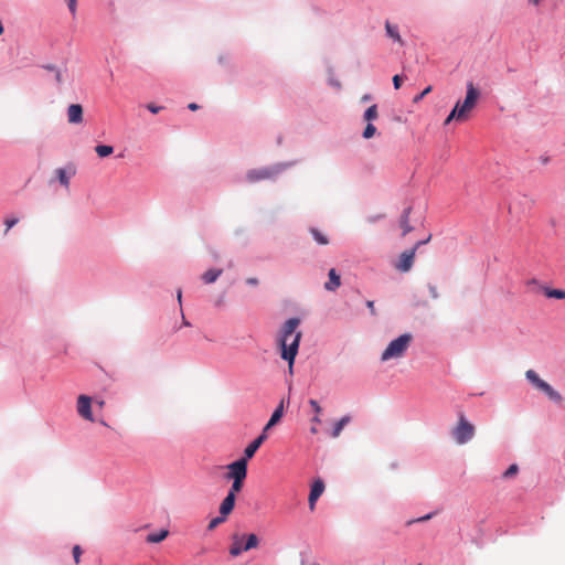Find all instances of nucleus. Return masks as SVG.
Returning a JSON list of instances; mask_svg holds the SVG:
<instances>
[{"label":"nucleus","mask_w":565,"mask_h":565,"mask_svg":"<svg viewBox=\"0 0 565 565\" xmlns=\"http://www.w3.org/2000/svg\"><path fill=\"white\" fill-rule=\"evenodd\" d=\"M300 323L301 320L298 317L288 318L281 324L277 337L279 356L287 362L289 375H294V366L302 339V332L298 330Z\"/></svg>","instance_id":"obj_1"},{"label":"nucleus","mask_w":565,"mask_h":565,"mask_svg":"<svg viewBox=\"0 0 565 565\" xmlns=\"http://www.w3.org/2000/svg\"><path fill=\"white\" fill-rule=\"evenodd\" d=\"M480 89L475 86L472 82H468L466 86L465 99L457 100L448 116L446 117L444 125H449L452 120L465 121L469 118L471 110L476 107L480 98Z\"/></svg>","instance_id":"obj_2"},{"label":"nucleus","mask_w":565,"mask_h":565,"mask_svg":"<svg viewBox=\"0 0 565 565\" xmlns=\"http://www.w3.org/2000/svg\"><path fill=\"white\" fill-rule=\"evenodd\" d=\"M297 164L296 160L276 162L269 166L249 169L245 174V181L254 184L260 181H276L285 171Z\"/></svg>","instance_id":"obj_3"},{"label":"nucleus","mask_w":565,"mask_h":565,"mask_svg":"<svg viewBox=\"0 0 565 565\" xmlns=\"http://www.w3.org/2000/svg\"><path fill=\"white\" fill-rule=\"evenodd\" d=\"M413 340V335L408 332L398 335L393 339L385 350L381 354V361L386 362L393 359L402 358L407 351L411 342Z\"/></svg>","instance_id":"obj_4"},{"label":"nucleus","mask_w":565,"mask_h":565,"mask_svg":"<svg viewBox=\"0 0 565 565\" xmlns=\"http://www.w3.org/2000/svg\"><path fill=\"white\" fill-rule=\"evenodd\" d=\"M475 434V425L467 419L462 412H460L458 414L457 425L451 429V437L458 445H466L472 440Z\"/></svg>","instance_id":"obj_5"},{"label":"nucleus","mask_w":565,"mask_h":565,"mask_svg":"<svg viewBox=\"0 0 565 565\" xmlns=\"http://www.w3.org/2000/svg\"><path fill=\"white\" fill-rule=\"evenodd\" d=\"M233 542L230 547V555L233 557L239 556L243 552L256 548L259 544V539L255 533L249 534H234Z\"/></svg>","instance_id":"obj_6"},{"label":"nucleus","mask_w":565,"mask_h":565,"mask_svg":"<svg viewBox=\"0 0 565 565\" xmlns=\"http://www.w3.org/2000/svg\"><path fill=\"white\" fill-rule=\"evenodd\" d=\"M248 460L249 459H247L245 456H242L241 458L226 465L225 468L227 469V472L224 475V479H226V480H235V479L246 480Z\"/></svg>","instance_id":"obj_7"},{"label":"nucleus","mask_w":565,"mask_h":565,"mask_svg":"<svg viewBox=\"0 0 565 565\" xmlns=\"http://www.w3.org/2000/svg\"><path fill=\"white\" fill-rule=\"evenodd\" d=\"M527 287H536V292L542 291L545 297L551 299H565V290L558 288H552L548 286L541 285L537 279L532 278L526 282Z\"/></svg>","instance_id":"obj_8"},{"label":"nucleus","mask_w":565,"mask_h":565,"mask_svg":"<svg viewBox=\"0 0 565 565\" xmlns=\"http://www.w3.org/2000/svg\"><path fill=\"white\" fill-rule=\"evenodd\" d=\"M77 413L84 419L94 422L90 396L82 394L77 397Z\"/></svg>","instance_id":"obj_9"},{"label":"nucleus","mask_w":565,"mask_h":565,"mask_svg":"<svg viewBox=\"0 0 565 565\" xmlns=\"http://www.w3.org/2000/svg\"><path fill=\"white\" fill-rule=\"evenodd\" d=\"M289 397H284L280 399L279 404L276 406L268 422L266 423V429H271L273 427L280 423L281 418L284 417L285 409L289 405Z\"/></svg>","instance_id":"obj_10"},{"label":"nucleus","mask_w":565,"mask_h":565,"mask_svg":"<svg viewBox=\"0 0 565 565\" xmlns=\"http://www.w3.org/2000/svg\"><path fill=\"white\" fill-rule=\"evenodd\" d=\"M326 489L324 481L321 478H317L310 486L308 503L310 510H313L318 499L322 495Z\"/></svg>","instance_id":"obj_11"},{"label":"nucleus","mask_w":565,"mask_h":565,"mask_svg":"<svg viewBox=\"0 0 565 565\" xmlns=\"http://www.w3.org/2000/svg\"><path fill=\"white\" fill-rule=\"evenodd\" d=\"M415 254V248L404 250L399 255L398 262L395 264V267L402 273L409 271L413 267Z\"/></svg>","instance_id":"obj_12"},{"label":"nucleus","mask_w":565,"mask_h":565,"mask_svg":"<svg viewBox=\"0 0 565 565\" xmlns=\"http://www.w3.org/2000/svg\"><path fill=\"white\" fill-rule=\"evenodd\" d=\"M267 437L268 435H265V433H260L245 447L243 456L250 460L255 456L259 447L263 445V443L267 439Z\"/></svg>","instance_id":"obj_13"},{"label":"nucleus","mask_w":565,"mask_h":565,"mask_svg":"<svg viewBox=\"0 0 565 565\" xmlns=\"http://www.w3.org/2000/svg\"><path fill=\"white\" fill-rule=\"evenodd\" d=\"M67 119L70 124H81L83 121V106L71 104L67 108Z\"/></svg>","instance_id":"obj_14"},{"label":"nucleus","mask_w":565,"mask_h":565,"mask_svg":"<svg viewBox=\"0 0 565 565\" xmlns=\"http://www.w3.org/2000/svg\"><path fill=\"white\" fill-rule=\"evenodd\" d=\"M328 281L324 284V289L328 291H334L341 285V276L335 268H331L328 273Z\"/></svg>","instance_id":"obj_15"},{"label":"nucleus","mask_w":565,"mask_h":565,"mask_svg":"<svg viewBox=\"0 0 565 565\" xmlns=\"http://www.w3.org/2000/svg\"><path fill=\"white\" fill-rule=\"evenodd\" d=\"M412 212V206H407L403 210L401 216H399V226L403 230L402 235L405 236L408 233H411L414 227L409 224V215Z\"/></svg>","instance_id":"obj_16"},{"label":"nucleus","mask_w":565,"mask_h":565,"mask_svg":"<svg viewBox=\"0 0 565 565\" xmlns=\"http://www.w3.org/2000/svg\"><path fill=\"white\" fill-rule=\"evenodd\" d=\"M235 503H236V498L226 494L220 504L218 513L222 515L228 516L233 512V510L235 508Z\"/></svg>","instance_id":"obj_17"},{"label":"nucleus","mask_w":565,"mask_h":565,"mask_svg":"<svg viewBox=\"0 0 565 565\" xmlns=\"http://www.w3.org/2000/svg\"><path fill=\"white\" fill-rule=\"evenodd\" d=\"M385 33L386 36L392 39L394 42H398L401 45L404 44V41L401 38L399 29L397 24L391 23L388 20L385 22Z\"/></svg>","instance_id":"obj_18"},{"label":"nucleus","mask_w":565,"mask_h":565,"mask_svg":"<svg viewBox=\"0 0 565 565\" xmlns=\"http://www.w3.org/2000/svg\"><path fill=\"white\" fill-rule=\"evenodd\" d=\"M351 416L350 415H344L342 416L339 420H337L330 431V436L332 438H337L340 436L341 431L343 430V428L351 422Z\"/></svg>","instance_id":"obj_19"},{"label":"nucleus","mask_w":565,"mask_h":565,"mask_svg":"<svg viewBox=\"0 0 565 565\" xmlns=\"http://www.w3.org/2000/svg\"><path fill=\"white\" fill-rule=\"evenodd\" d=\"M525 379L537 390H542L544 385L547 383L542 380L539 374L534 370H527L525 372Z\"/></svg>","instance_id":"obj_20"},{"label":"nucleus","mask_w":565,"mask_h":565,"mask_svg":"<svg viewBox=\"0 0 565 565\" xmlns=\"http://www.w3.org/2000/svg\"><path fill=\"white\" fill-rule=\"evenodd\" d=\"M168 535H169L168 530L160 529L159 531L149 533L146 537V542L151 543V544H157V543H160L163 540H166Z\"/></svg>","instance_id":"obj_21"},{"label":"nucleus","mask_w":565,"mask_h":565,"mask_svg":"<svg viewBox=\"0 0 565 565\" xmlns=\"http://www.w3.org/2000/svg\"><path fill=\"white\" fill-rule=\"evenodd\" d=\"M222 273L223 270L221 268H210L202 275L201 278L204 284H213L217 280Z\"/></svg>","instance_id":"obj_22"},{"label":"nucleus","mask_w":565,"mask_h":565,"mask_svg":"<svg viewBox=\"0 0 565 565\" xmlns=\"http://www.w3.org/2000/svg\"><path fill=\"white\" fill-rule=\"evenodd\" d=\"M74 173H75L74 170H72L71 173H68L65 168H57L55 170L56 179L58 180L60 184L64 185V186H68L71 174H74Z\"/></svg>","instance_id":"obj_23"},{"label":"nucleus","mask_w":565,"mask_h":565,"mask_svg":"<svg viewBox=\"0 0 565 565\" xmlns=\"http://www.w3.org/2000/svg\"><path fill=\"white\" fill-rule=\"evenodd\" d=\"M309 233L318 245H328L329 238L319 228L311 226Z\"/></svg>","instance_id":"obj_24"},{"label":"nucleus","mask_w":565,"mask_h":565,"mask_svg":"<svg viewBox=\"0 0 565 565\" xmlns=\"http://www.w3.org/2000/svg\"><path fill=\"white\" fill-rule=\"evenodd\" d=\"M551 401L554 403H561L563 397L562 395L552 387L548 383L544 385V387L541 390Z\"/></svg>","instance_id":"obj_25"},{"label":"nucleus","mask_w":565,"mask_h":565,"mask_svg":"<svg viewBox=\"0 0 565 565\" xmlns=\"http://www.w3.org/2000/svg\"><path fill=\"white\" fill-rule=\"evenodd\" d=\"M379 116L377 105H371L367 107L363 113V120L366 122H372L375 120Z\"/></svg>","instance_id":"obj_26"},{"label":"nucleus","mask_w":565,"mask_h":565,"mask_svg":"<svg viewBox=\"0 0 565 565\" xmlns=\"http://www.w3.org/2000/svg\"><path fill=\"white\" fill-rule=\"evenodd\" d=\"M244 483H245V480H243V479L232 480V484L226 494L236 498L237 493H239L243 490Z\"/></svg>","instance_id":"obj_27"},{"label":"nucleus","mask_w":565,"mask_h":565,"mask_svg":"<svg viewBox=\"0 0 565 565\" xmlns=\"http://www.w3.org/2000/svg\"><path fill=\"white\" fill-rule=\"evenodd\" d=\"M95 151L99 158H106L114 152V147L110 145L100 143L95 147Z\"/></svg>","instance_id":"obj_28"},{"label":"nucleus","mask_w":565,"mask_h":565,"mask_svg":"<svg viewBox=\"0 0 565 565\" xmlns=\"http://www.w3.org/2000/svg\"><path fill=\"white\" fill-rule=\"evenodd\" d=\"M377 132L376 127L372 122H366V126L364 127L362 131V138L365 140H369L373 138Z\"/></svg>","instance_id":"obj_29"},{"label":"nucleus","mask_w":565,"mask_h":565,"mask_svg":"<svg viewBox=\"0 0 565 565\" xmlns=\"http://www.w3.org/2000/svg\"><path fill=\"white\" fill-rule=\"evenodd\" d=\"M227 516L222 515L218 513L217 516H214L210 520L207 524V531H213L216 529L220 524L224 523L226 521Z\"/></svg>","instance_id":"obj_30"},{"label":"nucleus","mask_w":565,"mask_h":565,"mask_svg":"<svg viewBox=\"0 0 565 565\" xmlns=\"http://www.w3.org/2000/svg\"><path fill=\"white\" fill-rule=\"evenodd\" d=\"M436 513H437L436 511H433V512H429V513H427V514H425L423 516H419V518H416V519H411V520L406 521V526H411V525H413L415 523L426 522V521L433 519L434 515H436Z\"/></svg>","instance_id":"obj_31"},{"label":"nucleus","mask_w":565,"mask_h":565,"mask_svg":"<svg viewBox=\"0 0 565 565\" xmlns=\"http://www.w3.org/2000/svg\"><path fill=\"white\" fill-rule=\"evenodd\" d=\"M328 84L332 87H334L335 89H340L341 88V83L339 79H337L334 77V74H333V68L332 67H328Z\"/></svg>","instance_id":"obj_32"},{"label":"nucleus","mask_w":565,"mask_h":565,"mask_svg":"<svg viewBox=\"0 0 565 565\" xmlns=\"http://www.w3.org/2000/svg\"><path fill=\"white\" fill-rule=\"evenodd\" d=\"M519 472V466L516 463H511L505 471L502 473V478L510 479L514 477Z\"/></svg>","instance_id":"obj_33"},{"label":"nucleus","mask_w":565,"mask_h":565,"mask_svg":"<svg viewBox=\"0 0 565 565\" xmlns=\"http://www.w3.org/2000/svg\"><path fill=\"white\" fill-rule=\"evenodd\" d=\"M66 73H67L66 68L62 70L60 67H57L56 71L53 73L54 81H55V83L57 85H62L63 84V82H64V74H66Z\"/></svg>","instance_id":"obj_34"},{"label":"nucleus","mask_w":565,"mask_h":565,"mask_svg":"<svg viewBox=\"0 0 565 565\" xmlns=\"http://www.w3.org/2000/svg\"><path fill=\"white\" fill-rule=\"evenodd\" d=\"M431 92V86L425 87L419 94L415 95L413 98V103H419L428 93Z\"/></svg>","instance_id":"obj_35"},{"label":"nucleus","mask_w":565,"mask_h":565,"mask_svg":"<svg viewBox=\"0 0 565 565\" xmlns=\"http://www.w3.org/2000/svg\"><path fill=\"white\" fill-rule=\"evenodd\" d=\"M392 81H393V86H394V88H395V89H399V88H401V86H402V84H403V82H404V76H403V75H401V74H395V75L393 76V79H392Z\"/></svg>","instance_id":"obj_36"},{"label":"nucleus","mask_w":565,"mask_h":565,"mask_svg":"<svg viewBox=\"0 0 565 565\" xmlns=\"http://www.w3.org/2000/svg\"><path fill=\"white\" fill-rule=\"evenodd\" d=\"M72 553H73V558H74L75 563H79L81 555L83 553L81 546L79 545H74L73 550H72Z\"/></svg>","instance_id":"obj_37"},{"label":"nucleus","mask_w":565,"mask_h":565,"mask_svg":"<svg viewBox=\"0 0 565 565\" xmlns=\"http://www.w3.org/2000/svg\"><path fill=\"white\" fill-rule=\"evenodd\" d=\"M19 218L18 217H9L4 221V224L7 226L6 233L11 230L15 224H18Z\"/></svg>","instance_id":"obj_38"},{"label":"nucleus","mask_w":565,"mask_h":565,"mask_svg":"<svg viewBox=\"0 0 565 565\" xmlns=\"http://www.w3.org/2000/svg\"><path fill=\"white\" fill-rule=\"evenodd\" d=\"M384 217H385V215H384V214H374V215H369V216L366 217V221H367V223H370V224H374V223H376V222H379V221L383 220Z\"/></svg>","instance_id":"obj_39"},{"label":"nucleus","mask_w":565,"mask_h":565,"mask_svg":"<svg viewBox=\"0 0 565 565\" xmlns=\"http://www.w3.org/2000/svg\"><path fill=\"white\" fill-rule=\"evenodd\" d=\"M309 405L316 414H320L322 412V408L319 405L318 401L311 398L309 399Z\"/></svg>","instance_id":"obj_40"},{"label":"nucleus","mask_w":565,"mask_h":565,"mask_svg":"<svg viewBox=\"0 0 565 565\" xmlns=\"http://www.w3.org/2000/svg\"><path fill=\"white\" fill-rule=\"evenodd\" d=\"M217 62L222 66H230V56L228 54H221L217 58Z\"/></svg>","instance_id":"obj_41"},{"label":"nucleus","mask_w":565,"mask_h":565,"mask_svg":"<svg viewBox=\"0 0 565 565\" xmlns=\"http://www.w3.org/2000/svg\"><path fill=\"white\" fill-rule=\"evenodd\" d=\"M146 108L151 113V114H158L163 107L162 106H158L153 103H149L146 105Z\"/></svg>","instance_id":"obj_42"},{"label":"nucleus","mask_w":565,"mask_h":565,"mask_svg":"<svg viewBox=\"0 0 565 565\" xmlns=\"http://www.w3.org/2000/svg\"><path fill=\"white\" fill-rule=\"evenodd\" d=\"M429 295L433 299H437L439 297L437 287L435 285L429 284L428 285Z\"/></svg>","instance_id":"obj_43"},{"label":"nucleus","mask_w":565,"mask_h":565,"mask_svg":"<svg viewBox=\"0 0 565 565\" xmlns=\"http://www.w3.org/2000/svg\"><path fill=\"white\" fill-rule=\"evenodd\" d=\"M431 239V235H428L426 238L418 241L412 248H415V252L423 245L427 244Z\"/></svg>","instance_id":"obj_44"},{"label":"nucleus","mask_w":565,"mask_h":565,"mask_svg":"<svg viewBox=\"0 0 565 565\" xmlns=\"http://www.w3.org/2000/svg\"><path fill=\"white\" fill-rule=\"evenodd\" d=\"M68 10L75 14L76 13V0H66Z\"/></svg>","instance_id":"obj_45"},{"label":"nucleus","mask_w":565,"mask_h":565,"mask_svg":"<svg viewBox=\"0 0 565 565\" xmlns=\"http://www.w3.org/2000/svg\"><path fill=\"white\" fill-rule=\"evenodd\" d=\"M365 305L370 309V313L372 316H375L376 311H375V307H374V301L373 300H366Z\"/></svg>","instance_id":"obj_46"},{"label":"nucleus","mask_w":565,"mask_h":565,"mask_svg":"<svg viewBox=\"0 0 565 565\" xmlns=\"http://www.w3.org/2000/svg\"><path fill=\"white\" fill-rule=\"evenodd\" d=\"M41 67L51 73H54L57 68V66L55 64H43Z\"/></svg>","instance_id":"obj_47"},{"label":"nucleus","mask_w":565,"mask_h":565,"mask_svg":"<svg viewBox=\"0 0 565 565\" xmlns=\"http://www.w3.org/2000/svg\"><path fill=\"white\" fill-rule=\"evenodd\" d=\"M258 279L256 277H249L246 279V284L249 285V286H257L258 285Z\"/></svg>","instance_id":"obj_48"},{"label":"nucleus","mask_w":565,"mask_h":565,"mask_svg":"<svg viewBox=\"0 0 565 565\" xmlns=\"http://www.w3.org/2000/svg\"><path fill=\"white\" fill-rule=\"evenodd\" d=\"M188 109L191 111H195V110L200 109V105H198L196 103H190L188 105Z\"/></svg>","instance_id":"obj_49"},{"label":"nucleus","mask_w":565,"mask_h":565,"mask_svg":"<svg viewBox=\"0 0 565 565\" xmlns=\"http://www.w3.org/2000/svg\"><path fill=\"white\" fill-rule=\"evenodd\" d=\"M180 312H181V316H182V326H184V327H190V326H191V323H190V321H188V320L185 319L182 308L180 309Z\"/></svg>","instance_id":"obj_50"},{"label":"nucleus","mask_w":565,"mask_h":565,"mask_svg":"<svg viewBox=\"0 0 565 565\" xmlns=\"http://www.w3.org/2000/svg\"><path fill=\"white\" fill-rule=\"evenodd\" d=\"M372 99V95L371 94H364L361 98V102L362 103H366V102H370Z\"/></svg>","instance_id":"obj_51"},{"label":"nucleus","mask_w":565,"mask_h":565,"mask_svg":"<svg viewBox=\"0 0 565 565\" xmlns=\"http://www.w3.org/2000/svg\"><path fill=\"white\" fill-rule=\"evenodd\" d=\"M177 298H178V302L181 307L182 306V290L181 289L177 290Z\"/></svg>","instance_id":"obj_52"},{"label":"nucleus","mask_w":565,"mask_h":565,"mask_svg":"<svg viewBox=\"0 0 565 565\" xmlns=\"http://www.w3.org/2000/svg\"><path fill=\"white\" fill-rule=\"evenodd\" d=\"M224 302V295L220 296L218 299L215 301V307H221Z\"/></svg>","instance_id":"obj_53"},{"label":"nucleus","mask_w":565,"mask_h":565,"mask_svg":"<svg viewBox=\"0 0 565 565\" xmlns=\"http://www.w3.org/2000/svg\"><path fill=\"white\" fill-rule=\"evenodd\" d=\"M311 422L315 423V424H320L321 423V419L319 417V414H316L312 418H311Z\"/></svg>","instance_id":"obj_54"},{"label":"nucleus","mask_w":565,"mask_h":565,"mask_svg":"<svg viewBox=\"0 0 565 565\" xmlns=\"http://www.w3.org/2000/svg\"><path fill=\"white\" fill-rule=\"evenodd\" d=\"M541 161L542 163L546 164L547 162H550V157H541Z\"/></svg>","instance_id":"obj_55"},{"label":"nucleus","mask_w":565,"mask_h":565,"mask_svg":"<svg viewBox=\"0 0 565 565\" xmlns=\"http://www.w3.org/2000/svg\"><path fill=\"white\" fill-rule=\"evenodd\" d=\"M529 3L531 4H534V6H537L540 3L541 0H527Z\"/></svg>","instance_id":"obj_56"},{"label":"nucleus","mask_w":565,"mask_h":565,"mask_svg":"<svg viewBox=\"0 0 565 565\" xmlns=\"http://www.w3.org/2000/svg\"><path fill=\"white\" fill-rule=\"evenodd\" d=\"M310 433H311V434H317V433H318V429H317L315 426H312V427L310 428Z\"/></svg>","instance_id":"obj_57"},{"label":"nucleus","mask_w":565,"mask_h":565,"mask_svg":"<svg viewBox=\"0 0 565 565\" xmlns=\"http://www.w3.org/2000/svg\"><path fill=\"white\" fill-rule=\"evenodd\" d=\"M4 32V28H3V24L2 22L0 21V35Z\"/></svg>","instance_id":"obj_58"},{"label":"nucleus","mask_w":565,"mask_h":565,"mask_svg":"<svg viewBox=\"0 0 565 565\" xmlns=\"http://www.w3.org/2000/svg\"><path fill=\"white\" fill-rule=\"evenodd\" d=\"M268 430H269V429H266V425H265V426H264V428H263V430H262V433H265V435H267Z\"/></svg>","instance_id":"obj_59"},{"label":"nucleus","mask_w":565,"mask_h":565,"mask_svg":"<svg viewBox=\"0 0 565 565\" xmlns=\"http://www.w3.org/2000/svg\"><path fill=\"white\" fill-rule=\"evenodd\" d=\"M98 405H99V406H103V405H104V401H99V402H98Z\"/></svg>","instance_id":"obj_60"},{"label":"nucleus","mask_w":565,"mask_h":565,"mask_svg":"<svg viewBox=\"0 0 565 565\" xmlns=\"http://www.w3.org/2000/svg\"><path fill=\"white\" fill-rule=\"evenodd\" d=\"M525 203L529 204L527 196H524Z\"/></svg>","instance_id":"obj_61"}]
</instances>
